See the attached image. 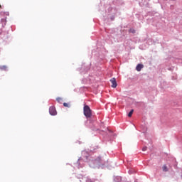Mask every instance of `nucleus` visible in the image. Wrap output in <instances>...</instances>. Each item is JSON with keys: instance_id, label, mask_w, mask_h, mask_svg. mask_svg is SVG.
Wrapping results in <instances>:
<instances>
[{"instance_id": "obj_1", "label": "nucleus", "mask_w": 182, "mask_h": 182, "mask_svg": "<svg viewBox=\"0 0 182 182\" xmlns=\"http://www.w3.org/2000/svg\"><path fill=\"white\" fill-rule=\"evenodd\" d=\"M83 112L84 116H85L87 119H90V117H92V109H90V107L88 105L84 106Z\"/></svg>"}, {"instance_id": "obj_2", "label": "nucleus", "mask_w": 182, "mask_h": 182, "mask_svg": "<svg viewBox=\"0 0 182 182\" xmlns=\"http://www.w3.org/2000/svg\"><path fill=\"white\" fill-rule=\"evenodd\" d=\"M49 112H50V114H51V116H56L57 112L55 107H50Z\"/></svg>"}, {"instance_id": "obj_3", "label": "nucleus", "mask_w": 182, "mask_h": 182, "mask_svg": "<svg viewBox=\"0 0 182 182\" xmlns=\"http://www.w3.org/2000/svg\"><path fill=\"white\" fill-rule=\"evenodd\" d=\"M110 82L112 83V87H113L114 89H116V87H117V82H116V78L113 77L110 80Z\"/></svg>"}, {"instance_id": "obj_4", "label": "nucleus", "mask_w": 182, "mask_h": 182, "mask_svg": "<svg viewBox=\"0 0 182 182\" xmlns=\"http://www.w3.org/2000/svg\"><path fill=\"white\" fill-rule=\"evenodd\" d=\"M143 67H144L143 64H138V65H136V68L137 72H140V70H141V68H142Z\"/></svg>"}, {"instance_id": "obj_5", "label": "nucleus", "mask_w": 182, "mask_h": 182, "mask_svg": "<svg viewBox=\"0 0 182 182\" xmlns=\"http://www.w3.org/2000/svg\"><path fill=\"white\" fill-rule=\"evenodd\" d=\"M163 171H168V168H167V166L164 165L162 167Z\"/></svg>"}, {"instance_id": "obj_6", "label": "nucleus", "mask_w": 182, "mask_h": 182, "mask_svg": "<svg viewBox=\"0 0 182 182\" xmlns=\"http://www.w3.org/2000/svg\"><path fill=\"white\" fill-rule=\"evenodd\" d=\"M133 112H134V109H132L129 114H128V117H132V116L133 115Z\"/></svg>"}, {"instance_id": "obj_7", "label": "nucleus", "mask_w": 182, "mask_h": 182, "mask_svg": "<svg viewBox=\"0 0 182 182\" xmlns=\"http://www.w3.org/2000/svg\"><path fill=\"white\" fill-rule=\"evenodd\" d=\"M1 70H6L7 68L6 65H1L0 66Z\"/></svg>"}, {"instance_id": "obj_8", "label": "nucleus", "mask_w": 182, "mask_h": 182, "mask_svg": "<svg viewBox=\"0 0 182 182\" xmlns=\"http://www.w3.org/2000/svg\"><path fill=\"white\" fill-rule=\"evenodd\" d=\"M129 32L130 33H136V30H134V29H133V28H131V29H129Z\"/></svg>"}, {"instance_id": "obj_9", "label": "nucleus", "mask_w": 182, "mask_h": 182, "mask_svg": "<svg viewBox=\"0 0 182 182\" xmlns=\"http://www.w3.org/2000/svg\"><path fill=\"white\" fill-rule=\"evenodd\" d=\"M63 106H64L65 107H70V105H69V104H68V103H66V102H64V103H63Z\"/></svg>"}, {"instance_id": "obj_10", "label": "nucleus", "mask_w": 182, "mask_h": 182, "mask_svg": "<svg viewBox=\"0 0 182 182\" xmlns=\"http://www.w3.org/2000/svg\"><path fill=\"white\" fill-rule=\"evenodd\" d=\"M96 161H98V163H102V158L101 157L97 158Z\"/></svg>"}, {"instance_id": "obj_11", "label": "nucleus", "mask_w": 182, "mask_h": 182, "mask_svg": "<svg viewBox=\"0 0 182 182\" xmlns=\"http://www.w3.org/2000/svg\"><path fill=\"white\" fill-rule=\"evenodd\" d=\"M57 102H58L59 103H60V102H62V98L58 97L56 99Z\"/></svg>"}, {"instance_id": "obj_12", "label": "nucleus", "mask_w": 182, "mask_h": 182, "mask_svg": "<svg viewBox=\"0 0 182 182\" xmlns=\"http://www.w3.org/2000/svg\"><path fill=\"white\" fill-rule=\"evenodd\" d=\"M147 150V147L144 146L142 148V151H146Z\"/></svg>"}, {"instance_id": "obj_13", "label": "nucleus", "mask_w": 182, "mask_h": 182, "mask_svg": "<svg viewBox=\"0 0 182 182\" xmlns=\"http://www.w3.org/2000/svg\"><path fill=\"white\" fill-rule=\"evenodd\" d=\"M0 8H2V6H1V4H0Z\"/></svg>"}]
</instances>
